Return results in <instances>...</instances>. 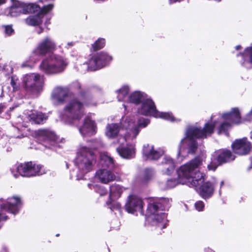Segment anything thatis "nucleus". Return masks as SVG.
Listing matches in <instances>:
<instances>
[{
	"label": "nucleus",
	"instance_id": "obj_1",
	"mask_svg": "<svg viewBox=\"0 0 252 252\" xmlns=\"http://www.w3.org/2000/svg\"><path fill=\"white\" fill-rule=\"evenodd\" d=\"M215 123H208L203 128L196 126H189L186 132V137L183 139L179 147L178 157H185L187 154H194L197 148L196 139L206 138L213 133L215 127Z\"/></svg>",
	"mask_w": 252,
	"mask_h": 252
},
{
	"label": "nucleus",
	"instance_id": "obj_2",
	"mask_svg": "<svg viewBox=\"0 0 252 252\" xmlns=\"http://www.w3.org/2000/svg\"><path fill=\"white\" fill-rule=\"evenodd\" d=\"M148 203L146 221L163 229L167 225L166 214L163 211L168 210L171 199L165 198H145Z\"/></svg>",
	"mask_w": 252,
	"mask_h": 252
},
{
	"label": "nucleus",
	"instance_id": "obj_3",
	"mask_svg": "<svg viewBox=\"0 0 252 252\" xmlns=\"http://www.w3.org/2000/svg\"><path fill=\"white\" fill-rule=\"evenodd\" d=\"M79 95L83 98L81 101L75 98L70 100L63 109L62 119L67 123H72L74 121L80 120L84 115L85 106H94L96 103L85 95L82 90L79 92Z\"/></svg>",
	"mask_w": 252,
	"mask_h": 252
},
{
	"label": "nucleus",
	"instance_id": "obj_4",
	"mask_svg": "<svg viewBox=\"0 0 252 252\" xmlns=\"http://www.w3.org/2000/svg\"><path fill=\"white\" fill-rule=\"evenodd\" d=\"M96 162V156L90 148L81 146L74 159L75 165L78 170V177L83 176L93 169Z\"/></svg>",
	"mask_w": 252,
	"mask_h": 252
},
{
	"label": "nucleus",
	"instance_id": "obj_5",
	"mask_svg": "<svg viewBox=\"0 0 252 252\" xmlns=\"http://www.w3.org/2000/svg\"><path fill=\"white\" fill-rule=\"evenodd\" d=\"M67 64V60L63 57L52 55L42 61L39 69L46 74L54 75L63 72Z\"/></svg>",
	"mask_w": 252,
	"mask_h": 252
},
{
	"label": "nucleus",
	"instance_id": "obj_6",
	"mask_svg": "<svg viewBox=\"0 0 252 252\" xmlns=\"http://www.w3.org/2000/svg\"><path fill=\"white\" fill-rule=\"evenodd\" d=\"M43 76L38 73L27 74L22 79V87L29 94L40 93L43 90Z\"/></svg>",
	"mask_w": 252,
	"mask_h": 252
},
{
	"label": "nucleus",
	"instance_id": "obj_7",
	"mask_svg": "<svg viewBox=\"0 0 252 252\" xmlns=\"http://www.w3.org/2000/svg\"><path fill=\"white\" fill-rule=\"evenodd\" d=\"M10 171L13 176L16 178L19 175L30 177L44 173L42 171V166L40 165H36L31 161L16 164L10 168Z\"/></svg>",
	"mask_w": 252,
	"mask_h": 252
},
{
	"label": "nucleus",
	"instance_id": "obj_8",
	"mask_svg": "<svg viewBox=\"0 0 252 252\" xmlns=\"http://www.w3.org/2000/svg\"><path fill=\"white\" fill-rule=\"evenodd\" d=\"M202 160L199 158L196 157L189 162L181 166L177 170L178 177L185 181L186 183L187 180L191 179V182L197 177L199 171V168L202 164Z\"/></svg>",
	"mask_w": 252,
	"mask_h": 252
},
{
	"label": "nucleus",
	"instance_id": "obj_9",
	"mask_svg": "<svg viewBox=\"0 0 252 252\" xmlns=\"http://www.w3.org/2000/svg\"><path fill=\"white\" fill-rule=\"evenodd\" d=\"M143 115L153 116L155 118H162L171 122H176L177 119L174 118L172 113L169 112H158L153 100L148 95L143 93Z\"/></svg>",
	"mask_w": 252,
	"mask_h": 252
},
{
	"label": "nucleus",
	"instance_id": "obj_10",
	"mask_svg": "<svg viewBox=\"0 0 252 252\" xmlns=\"http://www.w3.org/2000/svg\"><path fill=\"white\" fill-rule=\"evenodd\" d=\"M56 49V44L53 39L47 36L42 39L32 51L30 57L31 60L35 62L40 59L41 56L54 52Z\"/></svg>",
	"mask_w": 252,
	"mask_h": 252
},
{
	"label": "nucleus",
	"instance_id": "obj_11",
	"mask_svg": "<svg viewBox=\"0 0 252 252\" xmlns=\"http://www.w3.org/2000/svg\"><path fill=\"white\" fill-rule=\"evenodd\" d=\"M197 177L190 183L203 198L210 197L214 193L215 184L211 182H205V175L202 173H198Z\"/></svg>",
	"mask_w": 252,
	"mask_h": 252
},
{
	"label": "nucleus",
	"instance_id": "obj_12",
	"mask_svg": "<svg viewBox=\"0 0 252 252\" xmlns=\"http://www.w3.org/2000/svg\"><path fill=\"white\" fill-rule=\"evenodd\" d=\"M223 121L219 126L218 133H225L228 135L227 131L229 129L233 124H237L241 121L240 112L238 108H233L228 113L223 114L220 118Z\"/></svg>",
	"mask_w": 252,
	"mask_h": 252
},
{
	"label": "nucleus",
	"instance_id": "obj_13",
	"mask_svg": "<svg viewBox=\"0 0 252 252\" xmlns=\"http://www.w3.org/2000/svg\"><path fill=\"white\" fill-rule=\"evenodd\" d=\"M235 158V156L230 150H218L212 155L211 161L208 165V169L209 170L215 171L219 165L233 161Z\"/></svg>",
	"mask_w": 252,
	"mask_h": 252
},
{
	"label": "nucleus",
	"instance_id": "obj_14",
	"mask_svg": "<svg viewBox=\"0 0 252 252\" xmlns=\"http://www.w3.org/2000/svg\"><path fill=\"white\" fill-rule=\"evenodd\" d=\"M121 125L122 128H125L126 130V134L122 137L123 141L121 142L119 140V141L120 143H123L124 141H126L136 137L140 131L142 122L140 119L135 122L131 118H126L125 120L123 119L121 122Z\"/></svg>",
	"mask_w": 252,
	"mask_h": 252
},
{
	"label": "nucleus",
	"instance_id": "obj_15",
	"mask_svg": "<svg viewBox=\"0 0 252 252\" xmlns=\"http://www.w3.org/2000/svg\"><path fill=\"white\" fill-rule=\"evenodd\" d=\"M112 60V57L107 53L101 52L92 57L88 63H84L83 65L87 69L94 71L106 65Z\"/></svg>",
	"mask_w": 252,
	"mask_h": 252
},
{
	"label": "nucleus",
	"instance_id": "obj_16",
	"mask_svg": "<svg viewBox=\"0 0 252 252\" xmlns=\"http://www.w3.org/2000/svg\"><path fill=\"white\" fill-rule=\"evenodd\" d=\"M35 134L38 140L44 143V145L45 147L54 149L58 146L57 136L49 129H38L35 131Z\"/></svg>",
	"mask_w": 252,
	"mask_h": 252
},
{
	"label": "nucleus",
	"instance_id": "obj_17",
	"mask_svg": "<svg viewBox=\"0 0 252 252\" xmlns=\"http://www.w3.org/2000/svg\"><path fill=\"white\" fill-rule=\"evenodd\" d=\"M233 152L239 155H246L252 151V144L246 138L236 139L232 144Z\"/></svg>",
	"mask_w": 252,
	"mask_h": 252
},
{
	"label": "nucleus",
	"instance_id": "obj_18",
	"mask_svg": "<svg viewBox=\"0 0 252 252\" xmlns=\"http://www.w3.org/2000/svg\"><path fill=\"white\" fill-rule=\"evenodd\" d=\"M13 126V136L17 138H21L27 136L30 134V129L27 125L23 121L20 116L17 117L12 122Z\"/></svg>",
	"mask_w": 252,
	"mask_h": 252
},
{
	"label": "nucleus",
	"instance_id": "obj_19",
	"mask_svg": "<svg viewBox=\"0 0 252 252\" xmlns=\"http://www.w3.org/2000/svg\"><path fill=\"white\" fill-rule=\"evenodd\" d=\"M21 203V199L18 196L9 198L6 201L0 199V208L1 211H6L15 214L18 212L19 207Z\"/></svg>",
	"mask_w": 252,
	"mask_h": 252
},
{
	"label": "nucleus",
	"instance_id": "obj_20",
	"mask_svg": "<svg viewBox=\"0 0 252 252\" xmlns=\"http://www.w3.org/2000/svg\"><path fill=\"white\" fill-rule=\"evenodd\" d=\"M125 208L128 213L134 214L135 212L139 211L142 214V199L141 197L136 194L129 195L125 205Z\"/></svg>",
	"mask_w": 252,
	"mask_h": 252
},
{
	"label": "nucleus",
	"instance_id": "obj_21",
	"mask_svg": "<svg viewBox=\"0 0 252 252\" xmlns=\"http://www.w3.org/2000/svg\"><path fill=\"white\" fill-rule=\"evenodd\" d=\"M96 126L95 122L89 117H87L83 126L79 127V130L81 134L83 136H91L96 132Z\"/></svg>",
	"mask_w": 252,
	"mask_h": 252
},
{
	"label": "nucleus",
	"instance_id": "obj_22",
	"mask_svg": "<svg viewBox=\"0 0 252 252\" xmlns=\"http://www.w3.org/2000/svg\"><path fill=\"white\" fill-rule=\"evenodd\" d=\"M53 4H50L44 6L40 12L36 15L30 16L26 19V23L30 26H37L42 22L44 15L50 11L53 8Z\"/></svg>",
	"mask_w": 252,
	"mask_h": 252
},
{
	"label": "nucleus",
	"instance_id": "obj_23",
	"mask_svg": "<svg viewBox=\"0 0 252 252\" xmlns=\"http://www.w3.org/2000/svg\"><path fill=\"white\" fill-rule=\"evenodd\" d=\"M112 169H100L95 173V177L102 183L108 184L115 180L116 176Z\"/></svg>",
	"mask_w": 252,
	"mask_h": 252
},
{
	"label": "nucleus",
	"instance_id": "obj_24",
	"mask_svg": "<svg viewBox=\"0 0 252 252\" xmlns=\"http://www.w3.org/2000/svg\"><path fill=\"white\" fill-rule=\"evenodd\" d=\"M162 149L155 150L152 145H148L143 149V158L145 157L147 159L157 160L164 154Z\"/></svg>",
	"mask_w": 252,
	"mask_h": 252
},
{
	"label": "nucleus",
	"instance_id": "obj_25",
	"mask_svg": "<svg viewBox=\"0 0 252 252\" xmlns=\"http://www.w3.org/2000/svg\"><path fill=\"white\" fill-rule=\"evenodd\" d=\"M69 90L67 87H57L53 91V98L59 102H62L65 100L69 94Z\"/></svg>",
	"mask_w": 252,
	"mask_h": 252
},
{
	"label": "nucleus",
	"instance_id": "obj_26",
	"mask_svg": "<svg viewBox=\"0 0 252 252\" xmlns=\"http://www.w3.org/2000/svg\"><path fill=\"white\" fill-rule=\"evenodd\" d=\"M27 118L32 124H41L44 123L47 119L48 117L41 112L35 110L31 111L28 113Z\"/></svg>",
	"mask_w": 252,
	"mask_h": 252
},
{
	"label": "nucleus",
	"instance_id": "obj_27",
	"mask_svg": "<svg viewBox=\"0 0 252 252\" xmlns=\"http://www.w3.org/2000/svg\"><path fill=\"white\" fill-rule=\"evenodd\" d=\"M101 169H113L115 167V163L112 158L106 154H101L99 161Z\"/></svg>",
	"mask_w": 252,
	"mask_h": 252
},
{
	"label": "nucleus",
	"instance_id": "obj_28",
	"mask_svg": "<svg viewBox=\"0 0 252 252\" xmlns=\"http://www.w3.org/2000/svg\"><path fill=\"white\" fill-rule=\"evenodd\" d=\"M119 155L126 159H130L134 157L135 149L132 145H127L125 147H120L117 148Z\"/></svg>",
	"mask_w": 252,
	"mask_h": 252
},
{
	"label": "nucleus",
	"instance_id": "obj_29",
	"mask_svg": "<svg viewBox=\"0 0 252 252\" xmlns=\"http://www.w3.org/2000/svg\"><path fill=\"white\" fill-rule=\"evenodd\" d=\"M161 165L163 166V172L168 175L170 174L174 171L175 167L173 159L167 156L163 158Z\"/></svg>",
	"mask_w": 252,
	"mask_h": 252
},
{
	"label": "nucleus",
	"instance_id": "obj_30",
	"mask_svg": "<svg viewBox=\"0 0 252 252\" xmlns=\"http://www.w3.org/2000/svg\"><path fill=\"white\" fill-rule=\"evenodd\" d=\"M242 65L247 69L252 68V47H247L242 54Z\"/></svg>",
	"mask_w": 252,
	"mask_h": 252
},
{
	"label": "nucleus",
	"instance_id": "obj_31",
	"mask_svg": "<svg viewBox=\"0 0 252 252\" xmlns=\"http://www.w3.org/2000/svg\"><path fill=\"white\" fill-rule=\"evenodd\" d=\"M124 190L125 189L119 185L114 184L111 186L110 187V200L112 201L120 197Z\"/></svg>",
	"mask_w": 252,
	"mask_h": 252
},
{
	"label": "nucleus",
	"instance_id": "obj_32",
	"mask_svg": "<svg viewBox=\"0 0 252 252\" xmlns=\"http://www.w3.org/2000/svg\"><path fill=\"white\" fill-rule=\"evenodd\" d=\"M121 130L117 124H110L107 125L106 127L105 134L110 138L115 137Z\"/></svg>",
	"mask_w": 252,
	"mask_h": 252
},
{
	"label": "nucleus",
	"instance_id": "obj_33",
	"mask_svg": "<svg viewBox=\"0 0 252 252\" xmlns=\"http://www.w3.org/2000/svg\"><path fill=\"white\" fill-rule=\"evenodd\" d=\"M20 13H23V10L21 6V2L19 1H15L12 5L8 10L7 15L11 17H16Z\"/></svg>",
	"mask_w": 252,
	"mask_h": 252
},
{
	"label": "nucleus",
	"instance_id": "obj_34",
	"mask_svg": "<svg viewBox=\"0 0 252 252\" xmlns=\"http://www.w3.org/2000/svg\"><path fill=\"white\" fill-rule=\"evenodd\" d=\"M21 6L23 10V13H34L38 11L40 6L35 3H25L21 2Z\"/></svg>",
	"mask_w": 252,
	"mask_h": 252
},
{
	"label": "nucleus",
	"instance_id": "obj_35",
	"mask_svg": "<svg viewBox=\"0 0 252 252\" xmlns=\"http://www.w3.org/2000/svg\"><path fill=\"white\" fill-rule=\"evenodd\" d=\"M129 90V87L127 86H124L120 90L117 91L118 94L117 97L119 101H127L128 97H127V94Z\"/></svg>",
	"mask_w": 252,
	"mask_h": 252
},
{
	"label": "nucleus",
	"instance_id": "obj_36",
	"mask_svg": "<svg viewBox=\"0 0 252 252\" xmlns=\"http://www.w3.org/2000/svg\"><path fill=\"white\" fill-rule=\"evenodd\" d=\"M142 98V94L139 91H135L132 93L127 98V102L134 103L136 105L140 103Z\"/></svg>",
	"mask_w": 252,
	"mask_h": 252
},
{
	"label": "nucleus",
	"instance_id": "obj_37",
	"mask_svg": "<svg viewBox=\"0 0 252 252\" xmlns=\"http://www.w3.org/2000/svg\"><path fill=\"white\" fill-rule=\"evenodd\" d=\"M88 187L91 189H94L95 191L99 194L100 196L105 195L107 193V189L103 186L88 184Z\"/></svg>",
	"mask_w": 252,
	"mask_h": 252
},
{
	"label": "nucleus",
	"instance_id": "obj_38",
	"mask_svg": "<svg viewBox=\"0 0 252 252\" xmlns=\"http://www.w3.org/2000/svg\"><path fill=\"white\" fill-rule=\"evenodd\" d=\"M154 175V171L152 169H145L143 173V184L150 180Z\"/></svg>",
	"mask_w": 252,
	"mask_h": 252
},
{
	"label": "nucleus",
	"instance_id": "obj_39",
	"mask_svg": "<svg viewBox=\"0 0 252 252\" xmlns=\"http://www.w3.org/2000/svg\"><path fill=\"white\" fill-rule=\"evenodd\" d=\"M179 184H186V182L179 178H178V180L176 179H171L167 181L166 186L167 188L169 189L173 188Z\"/></svg>",
	"mask_w": 252,
	"mask_h": 252
},
{
	"label": "nucleus",
	"instance_id": "obj_40",
	"mask_svg": "<svg viewBox=\"0 0 252 252\" xmlns=\"http://www.w3.org/2000/svg\"><path fill=\"white\" fill-rule=\"evenodd\" d=\"M105 44V39L99 38L92 45V47L94 51H96L102 48L104 46Z\"/></svg>",
	"mask_w": 252,
	"mask_h": 252
},
{
	"label": "nucleus",
	"instance_id": "obj_41",
	"mask_svg": "<svg viewBox=\"0 0 252 252\" xmlns=\"http://www.w3.org/2000/svg\"><path fill=\"white\" fill-rule=\"evenodd\" d=\"M6 109V106L4 104H0V115L1 117L6 119H9L10 117V115L8 112H6L4 114L2 115V112L4 111Z\"/></svg>",
	"mask_w": 252,
	"mask_h": 252
},
{
	"label": "nucleus",
	"instance_id": "obj_42",
	"mask_svg": "<svg viewBox=\"0 0 252 252\" xmlns=\"http://www.w3.org/2000/svg\"><path fill=\"white\" fill-rule=\"evenodd\" d=\"M195 207L197 211H202L204 208V204L202 201H198L195 203Z\"/></svg>",
	"mask_w": 252,
	"mask_h": 252
},
{
	"label": "nucleus",
	"instance_id": "obj_43",
	"mask_svg": "<svg viewBox=\"0 0 252 252\" xmlns=\"http://www.w3.org/2000/svg\"><path fill=\"white\" fill-rule=\"evenodd\" d=\"M4 28V32L7 35H11L14 32V30L12 29L11 26L7 25L5 26Z\"/></svg>",
	"mask_w": 252,
	"mask_h": 252
},
{
	"label": "nucleus",
	"instance_id": "obj_44",
	"mask_svg": "<svg viewBox=\"0 0 252 252\" xmlns=\"http://www.w3.org/2000/svg\"><path fill=\"white\" fill-rule=\"evenodd\" d=\"M70 89L79 90L81 89L80 84L78 81L73 82L70 85Z\"/></svg>",
	"mask_w": 252,
	"mask_h": 252
},
{
	"label": "nucleus",
	"instance_id": "obj_45",
	"mask_svg": "<svg viewBox=\"0 0 252 252\" xmlns=\"http://www.w3.org/2000/svg\"><path fill=\"white\" fill-rule=\"evenodd\" d=\"M245 120L246 121H250L252 120V109L251 111L246 115Z\"/></svg>",
	"mask_w": 252,
	"mask_h": 252
},
{
	"label": "nucleus",
	"instance_id": "obj_46",
	"mask_svg": "<svg viewBox=\"0 0 252 252\" xmlns=\"http://www.w3.org/2000/svg\"><path fill=\"white\" fill-rule=\"evenodd\" d=\"M150 119H144L143 118V127H146L149 123H150Z\"/></svg>",
	"mask_w": 252,
	"mask_h": 252
},
{
	"label": "nucleus",
	"instance_id": "obj_47",
	"mask_svg": "<svg viewBox=\"0 0 252 252\" xmlns=\"http://www.w3.org/2000/svg\"><path fill=\"white\" fill-rule=\"evenodd\" d=\"M6 69L8 70V72L7 73V74H9V73H11L12 72V69L9 66L5 65L4 66L3 69L5 70Z\"/></svg>",
	"mask_w": 252,
	"mask_h": 252
},
{
	"label": "nucleus",
	"instance_id": "obj_48",
	"mask_svg": "<svg viewBox=\"0 0 252 252\" xmlns=\"http://www.w3.org/2000/svg\"><path fill=\"white\" fill-rule=\"evenodd\" d=\"M74 43L73 42H68V43H67V48H70V47H72V46H73V45H74Z\"/></svg>",
	"mask_w": 252,
	"mask_h": 252
},
{
	"label": "nucleus",
	"instance_id": "obj_49",
	"mask_svg": "<svg viewBox=\"0 0 252 252\" xmlns=\"http://www.w3.org/2000/svg\"><path fill=\"white\" fill-rule=\"evenodd\" d=\"M11 84L14 88H15L16 83L14 82L13 77L11 78Z\"/></svg>",
	"mask_w": 252,
	"mask_h": 252
},
{
	"label": "nucleus",
	"instance_id": "obj_50",
	"mask_svg": "<svg viewBox=\"0 0 252 252\" xmlns=\"http://www.w3.org/2000/svg\"><path fill=\"white\" fill-rule=\"evenodd\" d=\"M6 1V0H0V5L1 4H2L3 3H4Z\"/></svg>",
	"mask_w": 252,
	"mask_h": 252
},
{
	"label": "nucleus",
	"instance_id": "obj_51",
	"mask_svg": "<svg viewBox=\"0 0 252 252\" xmlns=\"http://www.w3.org/2000/svg\"><path fill=\"white\" fill-rule=\"evenodd\" d=\"M241 48V46L240 45H237L236 46V50H239L240 48Z\"/></svg>",
	"mask_w": 252,
	"mask_h": 252
},
{
	"label": "nucleus",
	"instance_id": "obj_52",
	"mask_svg": "<svg viewBox=\"0 0 252 252\" xmlns=\"http://www.w3.org/2000/svg\"><path fill=\"white\" fill-rule=\"evenodd\" d=\"M223 181H221V183H220V188L223 185Z\"/></svg>",
	"mask_w": 252,
	"mask_h": 252
},
{
	"label": "nucleus",
	"instance_id": "obj_53",
	"mask_svg": "<svg viewBox=\"0 0 252 252\" xmlns=\"http://www.w3.org/2000/svg\"><path fill=\"white\" fill-rule=\"evenodd\" d=\"M207 252H214L211 249H208Z\"/></svg>",
	"mask_w": 252,
	"mask_h": 252
},
{
	"label": "nucleus",
	"instance_id": "obj_54",
	"mask_svg": "<svg viewBox=\"0 0 252 252\" xmlns=\"http://www.w3.org/2000/svg\"><path fill=\"white\" fill-rule=\"evenodd\" d=\"M97 148V146L94 145L92 146V148L93 149H96Z\"/></svg>",
	"mask_w": 252,
	"mask_h": 252
},
{
	"label": "nucleus",
	"instance_id": "obj_55",
	"mask_svg": "<svg viewBox=\"0 0 252 252\" xmlns=\"http://www.w3.org/2000/svg\"><path fill=\"white\" fill-rule=\"evenodd\" d=\"M42 32V30H40L38 32V34H40L41 32Z\"/></svg>",
	"mask_w": 252,
	"mask_h": 252
},
{
	"label": "nucleus",
	"instance_id": "obj_56",
	"mask_svg": "<svg viewBox=\"0 0 252 252\" xmlns=\"http://www.w3.org/2000/svg\"><path fill=\"white\" fill-rule=\"evenodd\" d=\"M9 109H10V111H11L13 109V107H12V108L10 107Z\"/></svg>",
	"mask_w": 252,
	"mask_h": 252
},
{
	"label": "nucleus",
	"instance_id": "obj_57",
	"mask_svg": "<svg viewBox=\"0 0 252 252\" xmlns=\"http://www.w3.org/2000/svg\"><path fill=\"white\" fill-rule=\"evenodd\" d=\"M45 25H47L48 24V22L47 21H46L45 23Z\"/></svg>",
	"mask_w": 252,
	"mask_h": 252
},
{
	"label": "nucleus",
	"instance_id": "obj_58",
	"mask_svg": "<svg viewBox=\"0 0 252 252\" xmlns=\"http://www.w3.org/2000/svg\"><path fill=\"white\" fill-rule=\"evenodd\" d=\"M107 204L108 205H109V204H110V202H107Z\"/></svg>",
	"mask_w": 252,
	"mask_h": 252
},
{
	"label": "nucleus",
	"instance_id": "obj_59",
	"mask_svg": "<svg viewBox=\"0 0 252 252\" xmlns=\"http://www.w3.org/2000/svg\"><path fill=\"white\" fill-rule=\"evenodd\" d=\"M251 163H252V157L251 158Z\"/></svg>",
	"mask_w": 252,
	"mask_h": 252
},
{
	"label": "nucleus",
	"instance_id": "obj_60",
	"mask_svg": "<svg viewBox=\"0 0 252 252\" xmlns=\"http://www.w3.org/2000/svg\"><path fill=\"white\" fill-rule=\"evenodd\" d=\"M59 236V234H56V236Z\"/></svg>",
	"mask_w": 252,
	"mask_h": 252
},
{
	"label": "nucleus",
	"instance_id": "obj_61",
	"mask_svg": "<svg viewBox=\"0 0 252 252\" xmlns=\"http://www.w3.org/2000/svg\"><path fill=\"white\" fill-rule=\"evenodd\" d=\"M110 209L112 210V208L111 206L110 207Z\"/></svg>",
	"mask_w": 252,
	"mask_h": 252
},
{
	"label": "nucleus",
	"instance_id": "obj_62",
	"mask_svg": "<svg viewBox=\"0 0 252 252\" xmlns=\"http://www.w3.org/2000/svg\"><path fill=\"white\" fill-rule=\"evenodd\" d=\"M5 252H6V250H5Z\"/></svg>",
	"mask_w": 252,
	"mask_h": 252
}]
</instances>
